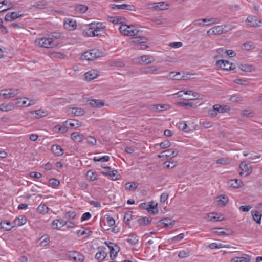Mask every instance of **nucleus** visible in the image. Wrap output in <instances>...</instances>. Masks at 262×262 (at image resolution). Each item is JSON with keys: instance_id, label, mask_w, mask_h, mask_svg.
<instances>
[{"instance_id": "1", "label": "nucleus", "mask_w": 262, "mask_h": 262, "mask_svg": "<svg viewBox=\"0 0 262 262\" xmlns=\"http://www.w3.org/2000/svg\"><path fill=\"white\" fill-rule=\"evenodd\" d=\"M119 30L122 35L127 36H136L142 32V31L137 29L133 25H126L124 24L120 25Z\"/></svg>"}, {"instance_id": "2", "label": "nucleus", "mask_w": 262, "mask_h": 262, "mask_svg": "<svg viewBox=\"0 0 262 262\" xmlns=\"http://www.w3.org/2000/svg\"><path fill=\"white\" fill-rule=\"evenodd\" d=\"M36 45L46 48H53L56 46L57 43L52 38H41L35 40Z\"/></svg>"}, {"instance_id": "3", "label": "nucleus", "mask_w": 262, "mask_h": 262, "mask_svg": "<svg viewBox=\"0 0 262 262\" xmlns=\"http://www.w3.org/2000/svg\"><path fill=\"white\" fill-rule=\"evenodd\" d=\"M22 98H16L9 103H3L0 104V111L2 112H9L15 109L20 103Z\"/></svg>"}, {"instance_id": "4", "label": "nucleus", "mask_w": 262, "mask_h": 262, "mask_svg": "<svg viewBox=\"0 0 262 262\" xmlns=\"http://www.w3.org/2000/svg\"><path fill=\"white\" fill-rule=\"evenodd\" d=\"M103 53L98 49H92L84 52L82 56V59L86 60H93L103 56Z\"/></svg>"}, {"instance_id": "5", "label": "nucleus", "mask_w": 262, "mask_h": 262, "mask_svg": "<svg viewBox=\"0 0 262 262\" xmlns=\"http://www.w3.org/2000/svg\"><path fill=\"white\" fill-rule=\"evenodd\" d=\"M20 93V91L17 89H7L2 90L0 95H2L4 99H8L14 97Z\"/></svg>"}, {"instance_id": "6", "label": "nucleus", "mask_w": 262, "mask_h": 262, "mask_svg": "<svg viewBox=\"0 0 262 262\" xmlns=\"http://www.w3.org/2000/svg\"><path fill=\"white\" fill-rule=\"evenodd\" d=\"M216 65L219 66L221 69L227 71L234 70L236 68L235 64L230 63L229 61L225 60H218L216 63Z\"/></svg>"}, {"instance_id": "7", "label": "nucleus", "mask_w": 262, "mask_h": 262, "mask_svg": "<svg viewBox=\"0 0 262 262\" xmlns=\"http://www.w3.org/2000/svg\"><path fill=\"white\" fill-rule=\"evenodd\" d=\"M143 72L145 74L158 75L162 73L161 67L156 66H150L143 69Z\"/></svg>"}, {"instance_id": "8", "label": "nucleus", "mask_w": 262, "mask_h": 262, "mask_svg": "<svg viewBox=\"0 0 262 262\" xmlns=\"http://www.w3.org/2000/svg\"><path fill=\"white\" fill-rule=\"evenodd\" d=\"M229 202V198L225 194H222L215 198V204L219 207H225Z\"/></svg>"}, {"instance_id": "9", "label": "nucleus", "mask_w": 262, "mask_h": 262, "mask_svg": "<svg viewBox=\"0 0 262 262\" xmlns=\"http://www.w3.org/2000/svg\"><path fill=\"white\" fill-rule=\"evenodd\" d=\"M64 28L69 31H73L77 28L76 20L71 18H65L63 21Z\"/></svg>"}, {"instance_id": "10", "label": "nucleus", "mask_w": 262, "mask_h": 262, "mask_svg": "<svg viewBox=\"0 0 262 262\" xmlns=\"http://www.w3.org/2000/svg\"><path fill=\"white\" fill-rule=\"evenodd\" d=\"M137 61L140 64L144 63L145 64H149L155 62V59L151 55H143L137 58Z\"/></svg>"}, {"instance_id": "11", "label": "nucleus", "mask_w": 262, "mask_h": 262, "mask_svg": "<svg viewBox=\"0 0 262 262\" xmlns=\"http://www.w3.org/2000/svg\"><path fill=\"white\" fill-rule=\"evenodd\" d=\"M239 168L241 170V171L239 173L241 176L245 174V176H247L251 173V166L246 163V162H241L239 164Z\"/></svg>"}, {"instance_id": "12", "label": "nucleus", "mask_w": 262, "mask_h": 262, "mask_svg": "<svg viewBox=\"0 0 262 262\" xmlns=\"http://www.w3.org/2000/svg\"><path fill=\"white\" fill-rule=\"evenodd\" d=\"M229 262H251V257L249 255L241 254L238 256L232 257Z\"/></svg>"}, {"instance_id": "13", "label": "nucleus", "mask_w": 262, "mask_h": 262, "mask_svg": "<svg viewBox=\"0 0 262 262\" xmlns=\"http://www.w3.org/2000/svg\"><path fill=\"white\" fill-rule=\"evenodd\" d=\"M68 256L76 262H83L84 260V255L76 251L69 252Z\"/></svg>"}, {"instance_id": "14", "label": "nucleus", "mask_w": 262, "mask_h": 262, "mask_svg": "<svg viewBox=\"0 0 262 262\" xmlns=\"http://www.w3.org/2000/svg\"><path fill=\"white\" fill-rule=\"evenodd\" d=\"M207 216L210 219V221H222L225 220V217L224 215L221 213H217V212H211L207 214Z\"/></svg>"}, {"instance_id": "15", "label": "nucleus", "mask_w": 262, "mask_h": 262, "mask_svg": "<svg viewBox=\"0 0 262 262\" xmlns=\"http://www.w3.org/2000/svg\"><path fill=\"white\" fill-rule=\"evenodd\" d=\"M222 27L221 26H215L212 28L209 29L207 34L209 35H221L223 34Z\"/></svg>"}, {"instance_id": "16", "label": "nucleus", "mask_w": 262, "mask_h": 262, "mask_svg": "<svg viewBox=\"0 0 262 262\" xmlns=\"http://www.w3.org/2000/svg\"><path fill=\"white\" fill-rule=\"evenodd\" d=\"M212 233L219 236L228 235L232 233V231L227 228H214L212 230Z\"/></svg>"}, {"instance_id": "17", "label": "nucleus", "mask_w": 262, "mask_h": 262, "mask_svg": "<svg viewBox=\"0 0 262 262\" xmlns=\"http://www.w3.org/2000/svg\"><path fill=\"white\" fill-rule=\"evenodd\" d=\"M168 79L175 80H185V76H181L180 72L175 73L174 72H170L168 73L166 76H165Z\"/></svg>"}, {"instance_id": "18", "label": "nucleus", "mask_w": 262, "mask_h": 262, "mask_svg": "<svg viewBox=\"0 0 262 262\" xmlns=\"http://www.w3.org/2000/svg\"><path fill=\"white\" fill-rule=\"evenodd\" d=\"M85 78L88 81H91L99 76L98 71L96 70H91L85 73Z\"/></svg>"}, {"instance_id": "19", "label": "nucleus", "mask_w": 262, "mask_h": 262, "mask_svg": "<svg viewBox=\"0 0 262 262\" xmlns=\"http://www.w3.org/2000/svg\"><path fill=\"white\" fill-rule=\"evenodd\" d=\"M149 6H152L150 8L157 10H163L168 8V5L165 4L163 2L150 4H149Z\"/></svg>"}, {"instance_id": "20", "label": "nucleus", "mask_w": 262, "mask_h": 262, "mask_svg": "<svg viewBox=\"0 0 262 262\" xmlns=\"http://www.w3.org/2000/svg\"><path fill=\"white\" fill-rule=\"evenodd\" d=\"M246 21L250 23V26L253 27L260 26L261 24V20H258L256 16H249Z\"/></svg>"}, {"instance_id": "21", "label": "nucleus", "mask_w": 262, "mask_h": 262, "mask_svg": "<svg viewBox=\"0 0 262 262\" xmlns=\"http://www.w3.org/2000/svg\"><path fill=\"white\" fill-rule=\"evenodd\" d=\"M102 24L101 23H91V26H92V29H93V33L94 34L95 36H98L101 34L103 27L102 26Z\"/></svg>"}, {"instance_id": "22", "label": "nucleus", "mask_w": 262, "mask_h": 262, "mask_svg": "<svg viewBox=\"0 0 262 262\" xmlns=\"http://www.w3.org/2000/svg\"><path fill=\"white\" fill-rule=\"evenodd\" d=\"M112 8L117 9H123L127 10L130 11H135L134 7L133 5L128 4H121V5H116L113 4L112 5Z\"/></svg>"}, {"instance_id": "23", "label": "nucleus", "mask_w": 262, "mask_h": 262, "mask_svg": "<svg viewBox=\"0 0 262 262\" xmlns=\"http://www.w3.org/2000/svg\"><path fill=\"white\" fill-rule=\"evenodd\" d=\"M87 102L89 105L96 108H100L104 105V102L101 100L91 99Z\"/></svg>"}, {"instance_id": "24", "label": "nucleus", "mask_w": 262, "mask_h": 262, "mask_svg": "<svg viewBox=\"0 0 262 262\" xmlns=\"http://www.w3.org/2000/svg\"><path fill=\"white\" fill-rule=\"evenodd\" d=\"M104 168L106 170H107V171L105 172H102V173L103 174L108 176L110 177H114L117 176L115 179H112V180H116L117 179H120L118 177V176L117 175L118 173L117 170H111V168L110 167H108V166L104 167Z\"/></svg>"}, {"instance_id": "25", "label": "nucleus", "mask_w": 262, "mask_h": 262, "mask_svg": "<svg viewBox=\"0 0 262 262\" xmlns=\"http://www.w3.org/2000/svg\"><path fill=\"white\" fill-rule=\"evenodd\" d=\"M20 16H21V14L15 12L8 13L5 17V20L6 21H11Z\"/></svg>"}, {"instance_id": "26", "label": "nucleus", "mask_w": 262, "mask_h": 262, "mask_svg": "<svg viewBox=\"0 0 262 262\" xmlns=\"http://www.w3.org/2000/svg\"><path fill=\"white\" fill-rule=\"evenodd\" d=\"M162 154H165L166 158H172L176 157L178 154V151L174 148H170L162 152Z\"/></svg>"}, {"instance_id": "27", "label": "nucleus", "mask_w": 262, "mask_h": 262, "mask_svg": "<svg viewBox=\"0 0 262 262\" xmlns=\"http://www.w3.org/2000/svg\"><path fill=\"white\" fill-rule=\"evenodd\" d=\"M66 225V224L64 221L58 219L54 220L51 223V226L54 229H60L61 228Z\"/></svg>"}, {"instance_id": "28", "label": "nucleus", "mask_w": 262, "mask_h": 262, "mask_svg": "<svg viewBox=\"0 0 262 262\" xmlns=\"http://www.w3.org/2000/svg\"><path fill=\"white\" fill-rule=\"evenodd\" d=\"M228 187L232 189H238L243 186L242 181H227Z\"/></svg>"}, {"instance_id": "29", "label": "nucleus", "mask_w": 262, "mask_h": 262, "mask_svg": "<svg viewBox=\"0 0 262 262\" xmlns=\"http://www.w3.org/2000/svg\"><path fill=\"white\" fill-rule=\"evenodd\" d=\"M251 215L252 216L253 220L257 224H260L261 223L262 214L260 212L256 210H252Z\"/></svg>"}, {"instance_id": "30", "label": "nucleus", "mask_w": 262, "mask_h": 262, "mask_svg": "<svg viewBox=\"0 0 262 262\" xmlns=\"http://www.w3.org/2000/svg\"><path fill=\"white\" fill-rule=\"evenodd\" d=\"M138 184L135 181H129L125 185V188L127 191H133L138 187Z\"/></svg>"}, {"instance_id": "31", "label": "nucleus", "mask_w": 262, "mask_h": 262, "mask_svg": "<svg viewBox=\"0 0 262 262\" xmlns=\"http://www.w3.org/2000/svg\"><path fill=\"white\" fill-rule=\"evenodd\" d=\"M220 21L221 20L220 18L216 17L203 18V22L208 23L205 24L206 26H209L213 24H219L220 23Z\"/></svg>"}, {"instance_id": "32", "label": "nucleus", "mask_w": 262, "mask_h": 262, "mask_svg": "<svg viewBox=\"0 0 262 262\" xmlns=\"http://www.w3.org/2000/svg\"><path fill=\"white\" fill-rule=\"evenodd\" d=\"M71 113L74 116H80L84 115L85 112L81 108L73 107L70 108Z\"/></svg>"}, {"instance_id": "33", "label": "nucleus", "mask_w": 262, "mask_h": 262, "mask_svg": "<svg viewBox=\"0 0 262 262\" xmlns=\"http://www.w3.org/2000/svg\"><path fill=\"white\" fill-rule=\"evenodd\" d=\"M27 219L25 216L20 215L14 221V224L16 226H21L26 224Z\"/></svg>"}, {"instance_id": "34", "label": "nucleus", "mask_w": 262, "mask_h": 262, "mask_svg": "<svg viewBox=\"0 0 262 262\" xmlns=\"http://www.w3.org/2000/svg\"><path fill=\"white\" fill-rule=\"evenodd\" d=\"M149 213L152 214H156L158 213L157 209L158 203L153 201L148 202Z\"/></svg>"}, {"instance_id": "35", "label": "nucleus", "mask_w": 262, "mask_h": 262, "mask_svg": "<svg viewBox=\"0 0 262 262\" xmlns=\"http://www.w3.org/2000/svg\"><path fill=\"white\" fill-rule=\"evenodd\" d=\"M51 149L56 156H60L63 154V150L59 145H54L52 146Z\"/></svg>"}, {"instance_id": "36", "label": "nucleus", "mask_w": 262, "mask_h": 262, "mask_svg": "<svg viewBox=\"0 0 262 262\" xmlns=\"http://www.w3.org/2000/svg\"><path fill=\"white\" fill-rule=\"evenodd\" d=\"M88 9V6L84 5H77L75 7V11L79 14L84 13Z\"/></svg>"}, {"instance_id": "37", "label": "nucleus", "mask_w": 262, "mask_h": 262, "mask_svg": "<svg viewBox=\"0 0 262 262\" xmlns=\"http://www.w3.org/2000/svg\"><path fill=\"white\" fill-rule=\"evenodd\" d=\"M87 180H97V174L92 170H88L85 174Z\"/></svg>"}, {"instance_id": "38", "label": "nucleus", "mask_w": 262, "mask_h": 262, "mask_svg": "<svg viewBox=\"0 0 262 262\" xmlns=\"http://www.w3.org/2000/svg\"><path fill=\"white\" fill-rule=\"evenodd\" d=\"M127 241L132 245H135L138 243L139 241V237L135 234L130 233L128 235V238Z\"/></svg>"}, {"instance_id": "39", "label": "nucleus", "mask_w": 262, "mask_h": 262, "mask_svg": "<svg viewBox=\"0 0 262 262\" xmlns=\"http://www.w3.org/2000/svg\"><path fill=\"white\" fill-rule=\"evenodd\" d=\"M162 224L166 227L170 228L172 227L174 224V221L170 219H164L161 221Z\"/></svg>"}, {"instance_id": "40", "label": "nucleus", "mask_w": 262, "mask_h": 262, "mask_svg": "<svg viewBox=\"0 0 262 262\" xmlns=\"http://www.w3.org/2000/svg\"><path fill=\"white\" fill-rule=\"evenodd\" d=\"M71 138L76 142H81L82 141L83 135L78 132H74L71 134Z\"/></svg>"}, {"instance_id": "41", "label": "nucleus", "mask_w": 262, "mask_h": 262, "mask_svg": "<svg viewBox=\"0 0 262 262\" xmlns=\"http://www.w3.org/2000/svg\"><path fill=\"white\" fill-rule=\"evenodd\" d=\"M147 40L148 39L147 38L143 36H140L133 38L132 40V42L140 44L142 43H145Z\"/></svg>"}, {"instance_id": "42", "label": "nucleus", "mask_w": 262, "mask_h": 262, "mask_svg": "<svg viewBox=\"0 0 262 262\" xmlns=\"http://www.w3.org/2000/svg\"><path fill=\"white\" fill-rule=\"evenodd\" d=\"M229 107L226 105H220L219 104H215L213 105V108L219 113H224L229 110Z\"/></svg>"}, {"instance_id": "43", "label": "nucleus", "mask_w": 262, "mask_h": 262, "mask_svg": "<svg viewBox=\"0 0 262 262\" xmlns=\"http://www.w3.org/2000/svg\"><path fill=\"white\" fill-rule=\"evenodd\" d=\"M93 29H92V26H91V24L89 25V28L85 29L83 32V35L84 36L88 37H95L94 34L93 33Z\"/></svg>"}, {"instance_id": "44", "label": "nucleus", "mask_w": 262, "mask_h": 262, "mask_svg": "<svg viewBox=\"0 0 262 262\" xmlns=\"http://www.w3.org/2000/svg\"><path fill=\"white\" fill-rule=\"evenodd\" d=\"M177 162L174 161H166L163 164V167L166 169H172L176 166Z\"/></svg>"}, {"instance_id": "45", "label": "nucleus", "mask_w": 262, "mask_h": 262, "mask_svg": "<svg viewBox=\"0 0 262 262\" xmlns=\"http://www.w3.org/2000/svg\"><path fill=\"white\" fill-rule=\"evenodd\" d=\"M22 99H25L26 100H24L23 101V105H24L25 107L29 106L35 104L36 100L34 99H29L27 97L21 98Z\"/></svg>"}, {"instance_id": "46", "label": "nucleus", "mask_w": 262, "mask_h": 262, "mask_svg": "<svg viewBox=\"0 0 262 262\" xmlns=\"http://www.w3.org/2000/svg\"><path fill=\"white\" fill-rule=\"evenodd\" d=\"M151 220L146 217H143L138 220V223L140 226H146L149 225Z\"/></svg>"}, {"instance_id": "47", "label": "nucleus", "mask_w": 262, "mask_h": 262, "mask_svg": "<svg viewBox=\"0 0 262 262\" xmlns=\"http://www.w3.org/2000/svg\"><path fill=\"white\" fill-rule=\"evenodd\" d=\"M37 211L40 213L45 214L49 211V208L44 204H41L37 207Z\"/></svg>"}, {"instance_id": "48", "label": "nucleus", "mask_w": 262, "mask_h": 262, "mask_svg": "<svg viewBox=\"0 0 262 262\" xmlns=\"http://www.w3.org/2000/svg\"><path fill=\"white\" fill-rule=\"evenodd\" d=\"M67 122H69V125L73 128H77L81 126V123L76 120H69Z\"/></svg>"}, {"instance_id": "49", "label": "nucleus", "mask_w": 262, "mask_h": 262, "mask_svg": "<svg viewBox=\"0 0 262 262\" xmlns=\"http://www.w3.org/2000/svg\"><path fill=\"white\" fill-rule=\"evenodd\" d=\"M185 237V234L182 233L171 238L170 240L171 243H176L182 240Z\"/></svg>"}, {"instance_id": "50", "label": "nucleus", "mask_w": 262, "mask_h": 262, "mask_svg": "<svg viewBox=\"0 0 262 262\" xmlns=\"http://www.w3.org/2000/svg\"><path fill=\"white\" fill-rule=\"evenodd\" d=\"M184 94H185L186 95H191L193 97V98H189V100H193L195 99H199L200 96V94L199 93L194 92L191 91H185L184 92Z\"/></svg>"}, {"instance_id": "51", "label": "nucleus", "mask_w": 262, "mask_h": 262, "mask_svg": "<svg viewBox=\"0 0 262 262\" xmlns=\"http://www.w3.org/2000/svg\"><path fill=\"white\" fill-rule=\"evenodd\" d=\"M254 48V45L252 42L249 41L244 43L242 49L245 50H250Z\"/></svg>"}, {"instance_id": "52", "label": "nucleus", "mask_w": 262, "mask_h": 262, "mask_svg": "<svg viewBox=\"0 0 262 262\" xmlns=\"http://www.w3.org/2000/svg\"><path fill=\"white\" fill-rule=\"evenodd\" d=\"M208 247L211 249H221L223 248L224 244L221 243H212L208 245Z\"/></svg>"}, {"instance_id": "53", "label": "nucleus", "mask_w": 262, "mask_h": 262, "mask_svg": "<svg viewBox=\"0 0 262 262\" xmlns=\"http://www.w3.org/2000/svg\"><path fill=\"white\" fill-rule=\"evenodd\" d=\"M190 255V252L188 250H181L179 252L178 256L181 258H184L188 257Z\"/></svg>"}, {"instance_id": "54", "label": "nucleus", "mask_w": 262, "mask_h": 262, "mask_svg": "<svg viewBox=\"0 0 262 262\" xmlns=\"http://www.w3.org/2000/svg\"><path fill=\"white\" fill-rule=\"evenodd\" d=\"M110 157L108 156H104L102 157H95L93 160L95 162H107L109 160Z\"/></svg>"}, {"instance_id": "55", "label": "nucleus", "mask_w": 262, "mask_h": 262, "mask_svg": "<svg viewBox=\"0 0 262 262\" xmlns=\"http://www.w3.org/2000/svg\"><path fill=\"white\" fill-rule=\"evenodd\" d=\"M106 256V254L104 251L97 252L95 255V258L97 259L102 260Z\"/></svg>"}, {"instance_id": "56", "label": "nucleus", "mask_w": 262, "mask_h": 262, "mask_svg": "<svg viewBox=\"0 0 262 262\" xmlns=\"http://www.w3.org/2000/svg\"><path fill=\"white\" fill-rule=\"evenodd\" d=\"M39 240L40 241L39 245L41 247L47 246L50 243V239L48 237H46L43 239V237H41L39 239Z\"/></svg>"}, {"instance_id": "57", "label": "nucleus", "mask_w": 262, "mask_h": 262, "mask_svg": "<svg viewBox=\"0 0 262 262\" xmlns=\"http://www.w3.org/2000/svg\"><path fill=\"white\" fill-rule=\"evenodd\" d=\"M46 4L43 1H38L34 3L33 6L39 8V9H43L46 7Z\"/></svg>"}, {"instance_id": "58", "label": "nucleus", "mask_w": 262, "mask_h": 262, "mask_svg": "<svg viewBox=\"0 0 262 262\" xmlns=\"http://www.w3.org/2000/svg\"><path fill=\"white\" fill-rule=\"evenodd\" d=\"M92 233V231L89 229H84L83 230H79L77 232L78 236H81L84 235L89 236Z\"/></svg>"}, {"instance_id": "59", "label": "nucleus", "mask_w": 262, "mask_h": 262, "mask_svg": "<svg viewBox=\"0 0 262 262\" xmlns=\"http://www.w3.org/2000/svg\"><path fill=\"white\" fill-rule=\"evenodd\" d=\"M132 218V212H127L125 213L124 216V221L126 224H129L130 221Z\"/></svg>"}, {"instance_id": "60", "label": "nucleus", "mask_w": 262, "mask_h": 262, "mask_svg": "<svg viewBox=\"0 0 262 262\" xmlns=\"http://www.w3.org/2000/svg\"><path fill=\"white\" fill-rule=\"evenodd\" d=\"M0 226L2 228L5 230H9L11 229L10 222H2L0 223Z\"/></svg>"}, {"instance_id": "61", "label": "nucleus", "mask_w": 262, "mask_h": 262, "mask_svg": "<svg viewBox=\"0 0 262 262\" xmlns=\"http://www.w3.org/2000/svg\"><path fill=\"white\" fill-rule=\"evenodd\" d=\"M86 140L89 144L93 146L95 145L97 143L96 139L91 136H88Z\"/></svg>"}, {"instance_id": "62", "label": "nucleus", "mask_w": 262, "mask_h": 262, "mask_svg": "<svg viewBox=\"0 0 262 262\" xmlns=\"http://www.w3.org/2000/svg\"><path fill=\"white\" fill-rule=\"evenodd\" d=\"M223 29V33L229 32L233 29V27L230 25L225 24L223 25H221Z\"/></svg>"}, {"instance_id": "63", "label": "nucleus", "mask_w": 262, "mask_h": 262, "mask_svg": "<svg viewBox=\"0 0 262 262\" xmlns=\"http://www.w3.org/2000/svg\"><path fill=\"white\" fill-rule=\"evenodd\" d=\"M170 146V142L168 140L164 141L160 144V146L162 149H165Z\"/></svg>"}, {"instance_id": "64", "label": "nucleus", "mask_w": 262, "mask_h": 262, "mask_svg": "<svg viewBox=\"0 0 262 262\" xmlns=\"http://www.w3.org/2000/svg\"><path fill=\"white\" fill-rule=\"evenodd\" d=\"M193 24L196 26L204 27L206 26L204 22L203 21V18L194 20Z\"/></svg>"}]
</instances>
